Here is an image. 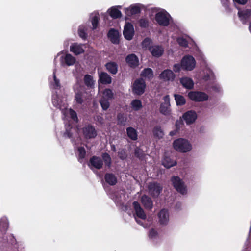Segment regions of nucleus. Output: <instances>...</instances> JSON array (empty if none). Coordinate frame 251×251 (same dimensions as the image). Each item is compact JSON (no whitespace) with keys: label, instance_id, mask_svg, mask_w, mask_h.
<instances>
[{"label":"nucleus","instance_id":"72a5a7b5","mask_svg":"<svg viewBox=\"0 0 251 251\" xmlns=\"http://www.w3.org/2000/svg\"><path fill=\"white\" fill-rule=\"evenodd\" d=\"M108 11L111 17L113 18H118L121 16V12L117 7H112Z\"/></svg>","mask_w":251,"mask_h":251},{"label":"nucleus","instance_id":"cd10ccee","mask_svg":"<svg viewBox=\"0 0 251 251\" xmlns=\"http://www.w3.org/2000/svg\"><path fill=\"white\" fill-rule=\"evenodd\" d=\"M107 70L112 74H116L118 71V65L114 62H110L105 65Z\"/></svg>","mask_w":251,"mask_h":251},{"label":"nucleus","instance_id":"6e6d98bb","mask_svg":"<svg viewBox=\"0 0 251 251\" xmlns=\"http://www.w3.org/2000/svg\"><path fill=\"white\" fill-rule=\"evenodd\" d=\"M177 131L176 130L172 131L169 133L170 136H174L176 133Z\"/></svg>","mask_w":251,"mask_h":251},{"label":"nucleus","instance_id":"aec40b11","mask_svg":"<svg viewBox=\"0 0 251 251\" xmlns=\"http://www.w3.org/2000/svg\"><path fill=\"white\" fill-rule=\"evenodd\" d=\"M99 81L102 84H108L112 82V78L106 73L100 72L99 73Z\"/></svg>","mask_w":251,"mask_h":251},{"label":"nucleus","instance_id":"0eeeda50","mask_svg":"<svg viewBox=\"0 0 251 251\" xmlns=\"http://www.w3.org/2000/svg\"><path fill=\"white\" fill-rule=\"evenodd\" d=\"M133 206L135 213V219L136 222L140 225H142L140 220H138L137 218H140L142 220H145L146 218V215L144 212L143 208L141 207L140 204L137 202L134 201L133 203Z\"/></svg>","mask_w":251,"mask_h":251},{"label":"nucleus","instance_id":"423d86ee","mask_svg":"<svg viewBox=\"0 0 251 251\" xmlns=\"http://www.w3.org/2000/svg\"><path fill=\"white\" fill-rule=\"evenodd\" d=\"M75 93V101L76 103L82 104L86 100L83 92V88L80 86L79 84H76L74 87Z\"/></svg>","mask_w":251,"mask_h":251},{"label":"nucleus","instance_id":"7c9ffc66","mask_svg":"<svg viewBox=\"0 0 251 251\" xmlns=\"http://www.w3.org/2000/svg\"><path fill=\"white\" fill-rule=\"evenodd\" d=\"M126 133L127 136L132 140H136L137 139V132L133 127H129L126 128Z\"/></svg>","mask_w":251,"mask_h":251},{"label":"nucleus","instance_id":"bb28decb","mask_svg":"<svg viewBox=\"0 0 251 251\" xmlns=\"http://www.w3.org/2000/svg\"><path fill=\"white\" fill-rule=\"evenodd\" d=\"M153 135L154 138L158 140L162 139L164 135V132L160 126H155L152 130Z\"/></svg>","mask_w":251,"mask_h":251},{"label":"nucleus","instance_id":"6e6552de","mask_svg":"<svg viewBox=\"0 0 251 251\" xmlns=\"http://www.w3.org/2000/svg\"><path fill=\"white\" fill-rule=\"evenodd\" d=\"M195 59L191 56H186L182 59L181 66L184 70L191 71L195 68Z\"/></svg>","mask_w":251,"mask_h":251},{"label":"nucleus","instance_id":"603ef678","mask_svg":"<svg viewBox=\"0 0 251 251\" xmlns=\"http://www.w3.org/2000/svg\"><path fill=\"white\" fill-rule=\"evenodd\" d=\"M119 157L122 159H124L126 158V155L125 154V152L124 151H122L121 152H120L119 153Z\"/></svg>","mask_w":251,"mask_h":251},{"label":"nucleus","instance_id":"f704fd0d","mask_svg":"<svg viewBox=\"0 0 251 251\" xmlns=\"http://www.w3.org/2000/svg\"><path fill=\"white\" fill-rule=\"evenodd\" d=\"M105 179L109 184L114 185L117 183V178L112 174H106L105 176Z\"/></svg>","mask_w":251,"mask_h":251},{"label":"nucleus","instance_id":"2f4dec72","mask_svg":"<svg viewBox=\"0 0 251 251\" xmlns=\"http://www.w3.org/2000/svg\"><path fill=\"white\" fill-rule=\"evenodd\" d=\"M125 11L127 15L130 16L139 13L140 7L137 5H132L128 8L125 9Z\"/></svg>","mask_w":251,"mask_h":251},{"label":"nucleus","instance_id":"5701e85b","mask_svg":"<svg viewBox=\"0 0 251 251\" xmlns=\"http://www.w3.org/2000/svg\"><path fill=\"white\" fill-rule=\"evenodd\" d=\"M62 64L65 63L68 66L73 65L75 62V59L70 54H66L64 57H61Z\"/></svg>","mask_w":251,"mask_h":251},{"label":"nucleus","instance_id":"2eb2a0df","mask_svg":"<svg viewBox=\"0 0 251 251\" xmlns=\"http://www.w3.org/2000/svg\"><path fill=\"white\" fill-rule=\"evenodd\" d=\"M134 28L132 24L127 23L125 25L123 34L125 38L127 40H131L134 35Z\"/></svg>","mask_w":251,"mask_h":251},{"label":"nucleus","instance_id":"393cba45","mask_svg":"<svg viewBox=\"0 0 251 251\" xmlns=\"http://www.w3.org/2000/svg\"><path fill=\"white\" fill-rule=\"evenodd\" d=\"M180 82L185 88L192 89L194 86L193 80L187 77H184L180 79Z\"/></svg>","mask_w":251,"mask_h":251},{"label":"nucleus","instance_id":"f257e3e1","mask_svg":"<svg viewBox=\"0 0 251 251\" xmlns=\"http://www.w3.org/2000/svg\"><path fill=\"white\" fill-rule=\"evenodd\" d=\"M52 103L54 106L59 108L67 118L70 117L75 121H77L76 113L71 109L67 108L66 99L64 97L60 98L57 94H54L52 96Z\"/></svg>","mask_w":251,"mask_h":251},{"label":"nucleus","instance_id":"37998d69","mask_svg":"<svg viewBox=\"0 0 251 251\" xmlns=\"http://www.w3.org/2000/svg\"><path fill=\"white\" fill-rule=\"evenodd\" d=\"M55 73L54 71L53 72V83L52 84V85L54 89H58L60 87V81L59 79H57Z\"/></svg>","mask_w":251,"mask_h":251},{"label":"nucleus","instance_id":"c03bdc74","mask_svg":"<svg viewBox=\"0 0 251 251\" xmlns=\"http://www.w3.org/2000/svg\"><path fill=\"white\" fill-rule=\"evenodd\" d=\"M102 158L105 162L106 165L110 166L111 163V158L107 153H104L102 155Z\"/></svg>","mask_w":251,"mask_h":251},{"label":"nucleus","instance_id":"864d4df0","mask_svg":"<svg viewBox=\"0 0 251 251\" xmlns=\"http://www.w3.org/2000/svg\"><path fill=\"white\" fill-rule=\"evenodd\" d=\"M97 120L98 121H99L100 123H103V119L102 117L100 116H98L97 117Z\"/></svg>","mask_w":251,"mask_h":251},{"label":"nucleus","instance_id":"7ed1b4c3","mask_svg":"<svg viewBox=\"0 0 251 251\" xmlns=\"http://www.w3.org/2000/svg\"><path fill=\"white\" fill-rule=\"evenodd\" d=\"M113 98V93L110 89H106L103 92L100 103L102 108L105 110L109 107V100Z\"/></svg>","mask_w":251,"mask_h":251},{"label":"nucleus","instance_id":"a19ab883","mask_svg":"<svg viewBox=\"0 0 251 251\" xmlns=\"http://www.w3.org/2000/svg\"><path fill=\"white\" fill-rule=\"evenodd\" d=\"M86 30V27L83 25L80 26L79 28L78 31V34L79 36L83 39H85L87 37V34L85 32Z\"/></svg>","mask_w":251,"mask_h":251},{"label":"nucleus","instance_id":"b1692460","mask_svg":"<svg viewBox=\"0 0 251 251\" xmlns=\"http://www.w3.org/2000/svg\"><path fill=\"white\" fill-rule=\"evenodd\" d=\"M126 61L129 66L134 67L138 65L139 60L135 54H131L126 57Z\"/></svg>","mask_w":251,"mask_h":251},{"label":"nucleus","instance_id":"4c0bfd02","mask_svg":"<svg viewBox=\"0 0 251 251\" xmlns=\"http://www.w3.org/2000/svg\"><path fill=\"white\" fill-rule=\"evenodd\" d=\"M141 75L148 79H151L153 77L152 70L150 68H146L142 71Z\"/></svg>","mask_w":251,"mask_h":251},{"label":"nucleus","instance_id":"c85d7f7f","mask_svg":"<svg viewBox=\"0 0 251 251\" xmlns=\"http://www.w3.org/2000/svg\"><path fill=\"white\" fill-rule=\"evenodd\" d=\"M85 84L88 87L92 88L94 87L95 81L92 75H86L84 77Z\"/></svg>","mask_w":251,"mask_h":251},{"label":"nucleus","instance_id":"ddd939ff","mask_svg":"<svg viewBox=\"0 0 251 251\" xmlns=\"http://www.w3.org/2000/svg\"><path fill=\"white\" fill-rule=\"evenodd\" d=\"M159 77L163 81H172L175 78V75L172 70L166 69L160 74Z\"/></svg>","mask_w":251,"mask_h":251},{"label":"nucleus","instance_id":"9b49d317","mask_svg":"<svg viewBox=\"0 0 251 251\" xmlns=\"http://www.w3.org/2000/svg\"><path fill=\"white\" fill-rule=\"evenodd\" d=\"M163 100L164 102L160 105V111L165 115H169L171 112L169 96H165L163 98Z\"/></svg>","mask_w":251,"mask_h":251},{"label":"nucleus","instance_id":"20e7f679","mask_svg":"<svg viewBox=\"0 0 251 251\" xmlns=\"http://www.w3.org/2000/svg\"><path fill=\"white\" fill-rule=\"evenodd\" d=\"M170 15L165 10H160L155 15V20L158 24L162 26H167L170 21Z\"/></svg>","mask_w":251,"mask_h":251},{"label":"nucleus","instance_id":"c756f323","mask_svg":"<svg viewBox=\"0 0 251 251\" xmlns=\"http://www.w3.org/2000/svg\"><path fill=\"white\" fill-rule=\"evenodd\" d=\"M238 15L243 23H246V20L249 18L251 15V10L246 9L238 12Z\"/></svg>","mask_w":251,"mask_h":251},{"label":"nucleus","instance_id":"a211bd4d","mask_svg":"<svg viewBox=\"0 0 251 251\" xmlns=\"http://www.w3.org/2000/svg\"><path fill=\"white\" fill-rule=\"evenodd\" d=\"M149 50L152 56L156 57L161 56L164 52V49L159 45L152 46L149 48Z\"/></svg>","mask_w":251,"mask_h":251},{"label":"nucleus","instance_id":"1a4fd4ad","mask_svg":"<svg viewBox=\"0 0 251 251\" xmlns=\"http://www.w3.org/2000/svg\"><path fill=\"white\" fill-rule=\"evenodd\" d=\"M188 97L191 100L198 102L206 101L208 99V96L206 93L197 91L189 92Z\"/></svg>","mask_w":251,"mask_h":251},{"label":"nucleus","instance_id":"9d476101","mask_svg":"<svg viewBox=\"0 0 251 251\" xmlns=\"http://www.w3.org/2000/svg\"><path fill=\"white\" fill-rule=\"evenodd\" d=\"M172 183L175 189L182 194H185L187 192L186 187L182 180L177 176L172 178Z\"/></svg>","mask_w":251,"mask_h":251},{"label":"nucleus","instance_id":"09e8293b","mask_svg":"<svg viewBox=\"0 0 251 251\" xmlns=\"http://www.w3.org/2000/svg\"><path fill=\"white\" fill-rule=\"evenodd\" d=\"M181 67H182L181 64H175L173 66V69L175 72H178L180 70Z\"/></svg>","mask_w":251,"mask_h":251},{"label":"nucleus","instance_id":"79ce46f5","mask_svg":"<svg viewBox=\"0 0 251 251\" xmlns=\"http://www.w3.org/2000/svg\"><path fill=\"white\" fill-rule=\"evenodd\" d=\"M78 151L79 152L78 160L80 162H82L83 159L85 156V150L84 148L80 147L78 148Z\"/></svg>","mask_w":251,"mask_h":251},{"label":"nucleus","instance_id":"de8ad7c7","mask_svg":"<svg viewBox=\"0 0 251 251\" xmlns=\"http://www.w3.org/2000/svg\"><path fill=\"white\" fill-rule=\"evenodd\" d=\"M140 25L142 27H145L148 25V22L146 19H141L139 21Z\"/></svg>","mask_w":251,"mask_h":251},{"label":"nucleus","instance_id":"6ab92c4d","mask_svg":"<svg viewBox=\"0 0 251 251\" xmlns=\"http://www.w3.org/2000/svg\"><path fill=\"white\" fill-rule=\"evenodd\" d=\"M159 222L162 225H166L169 221V213L167 210H161L158 213Z\"/></svg>","mask_w":251,"mask_h":251},{"label":"nucleus","instance_id":"8fccbe9b","mask_svg":"<svg viewBox=\"0 0 251 251\" xmlns=\"http://www.w3.org/2000/svg\"><path fill=\"white\" fill-rule=\"evenodd\" d=\"M157 235V233L156 231H155L154 229H151L150 230L149 232V237L151 238H153L155 237Z\"/></svg>","mask_w":251,"mask_h":251},{"label":"nucleus","instance_id":"dca6fc26","mask_svg":"<svg viewBox=\"0 0 251 251\" xmlns=\"http://www.w3.org/2000/svg\"><path fill=\"white\" fill-rule=\"evenodd\" d=\"M183 118L187 124H191L195 121L197 115L195 111L190 110L185 113Z\"/></svg>","mask_w":251,"mask_h":251},{"label":"nucleus","instance_id":"f03ea898","mask_svg":"<svg viewBox=\"0 0 251 251\" xmlns=\"http://www.w3.org/2000/svg\"><path fill=\"white\" fill-rule=\"evenodd\" d=\"M175 150L181 152H187L192 149V146L186 139L179 138L175 140L173 144Z\"/></svg>","mask_w":251,"mask_h":251},{"label":"nucleus","instance_id":"3c124183","mask_svg":"<svg viewBox=\"0 0 251 251\" xmlns=\"http://www.w3.org/2000/svg\"><path fill=\"white\" fill-rule=\"evenodd\" d=\"M233 1L240 4H245L247 2V0H233Z\"/></svg>","mask_w":251,"mask_h":251},{"label":"nucleus","instance_id":"49530a36","mask_svg":"<svg viewBox=\"0 0 251 251\" xmlns=\"http://www.w3.org/2000/svg\"><path fill=\"white\" fill-rule=\"evenodd\" d=\"M177 42L181 46L186 47L187 46V41L183 38H178Z\"/></svg>","mask_w":251,"mask_h":251},{"label":"nucleus","instance_id":"412c9836","mask_svg":"<svg viewBox=\"0 0 251 251\" xmlns=\"http://www.w3.org/2000/svg\"><path fill=\"white\" fill-rule=\"evenodd\" d=\"M108 36L110 41L114 44H117L119 41V33L117 30L112 29L110 30Z\"/></svg>","mask_w":251,"mask_h":251},{"label":"nucleus","instance_id":"39448f33","mask_svg":"<svg viewBox=\"0 0 251 251\" xmlns=\"http://www.w3.org/2000/svg\"><path fill=\"white\" fill-rule=\"evenodd\" d=\"M146 87L145 82L143 79H137L132 85L133 93L137 95H141L144 93Z\"/></svg>","mask_w":251,"mask_h":251},{"label":"nucleus","instance_id":"5fc2aeb1","mask_svg":"<svg viewBox=\"0 0 251 251\" xmlns=\"http://www.w3.org/2000/svg\"><path fill=\"white\" fill-rule=\"evenodd\" d=\"M64 136L65 137L66 136L68 138L71 137V134L70 132L68 130H66V132L64 134Z\"/></svg>","mask_w":251,"mask_h":251},{"label":"nucleus","instance_id":"c9c22d12","mask_svg":"<svg viewBox=\"0 0 251 251\" xmlns=\"http://www.w3.org/2000/svg\"><path fill=\"white\" fill-rule=\"evenodd\" d=\"M132 108L135 111H138L142 108V103L140 100L135 99L131 102Z\"/></svg>","mask_w":251,"mask_h":251},{"label":"nucleus","instance_id":"f8f14e48","mask_svg":"<svg viewBox=\"0 0 251 251\" xmlns=\"http://www.w3.org/2000/svg\"><path fill=\"white\" fill-rule=\"evenodd\" d=\"M148 189L149 193L152 197H157L162 190V186L159 184L152 182L148 185Z\"/></svg>","mask_w":251,"mask_h":251},{"label":"nucleus","instance_id":"4468645a","mask_svg":"<svg viewBox=\"0 0 251 251\" xmlns=\"http://www.w3.org/2000/svg\"><path fill=\"white\" fill-rule=\"evenodd\" d=\"M82 132L84 137L86 139L94 138L97 135L96 130L90 125L86 126L83 127Z\"/></svg>","mask_w":251,"mask_h":251},{"label":"nucleus","instance_id":"ea45409f","mask_svg":"<svg viewBox=\"0 0 251 251\" xmlns=\"http://www.w3.org/2000/svg\"><path fill=\"white\" fill-rule=\"evenodd\" d=\"M174 97L177 105H182L185 103V99L182 96L175 94Z\"/></svg>","mask_w":251,"mask_h":251},{"label":"nucleus","instance_id":"58836bf2","mask_svg":"<svg viewBox=\"0 0 251 251\" xmlns=\"http://www.w3.org/2000/svg\"><path fill=\"white\" fill-rule=\"evenodd\" d=\"M8 227V220L6 218L3 217L0 220V229L2 231H5Z\"/></svg>","mask_w":251,"mask_h":251},{"label":"nucleus","instance_id":"f3484780","mask_svg":"<svg viewBox=\"0 0 251 251\" xmlns=\"http://www.w3.org/2000/svg\"><path fill=\"white\" fill-rule=\"evenodd\" d=\"M85 45L78 43H74L70 46V51L75 55H78L84 52Z\"/></svg>","mask_w":251,"mask_h":251},{"label":"nucleus","instance_id":"4be33fe9","mask_svg":"<svg viewBox=\"0 0 251 251\" xmlns=\"http://www.w3.org/2000/svg\"><path fill=\"white\" fill-rule=\"evenodd\" d=\"M103 165V162L101 159L98 157L93 156L90 160V166H93L96 169H100Z\"/></svg>","mask_w":251,"mask_h":251},{"label":"nucleus","instance_id":"a878e982","mask_svg":"<svg viewBox=\"0 0 251 251\" xmlns=\"http://www.w3.org/2000/svg\"><path fill=\"white\" fill-rule=\"evenodd\" d=\"M141 202L144 207L147 209H151L153 206L152 201L148 196L144 195L142 197Z\"/></svg>","mask_w":251,"mask_h":251},{"label":"nucleus","instance_id":"a18cd8bd","mask_svg":"<svg viewBox=\"0 0 251 251\" xmlns=\"http://www.w3.org/2000/svg\"><path fill=\"white\" fill-rule=\"evenodd\" d=\"M151 39H149V38H146L142 42V46L144 48H150L151 47H150V45L151 44Z\"/></svg>","mask_w":251,"mask_h":251},{"label":"nucleus","instance_id":"e433bc0d","mask_svg":"<svg viewBox=\"0 0 251 251\" xmlns=\"http://www.w3.org/2000/svg\"><path fill=\"white\" fill-rule=\"evenodd\" d=\"M92 24L93 29H95L97 27L99 20V14L97 12H94L91 15Z\"/></svg>","mask_w":251,"mask_h":251},{"label":"nucleus","instance_id":"473e14b6","mask_svg":"<svg viewBox=\"0 0 251 251\" xmlns=\"http://www.w3.org/2000/svg\"><path fill=\"white\" fill-rule=\"evenodd\" d=\"M163 165L167 168H170L176 164V161L172 160L170 157H165L162 161Z\"/></svg>","mask_w":251,"mask_h":251}]
</instances>
